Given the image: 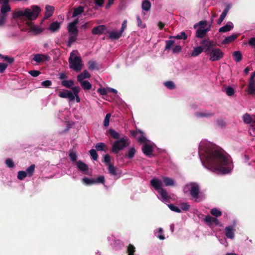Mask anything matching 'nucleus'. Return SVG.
Listing matches in <instances>:
<instances>
[{"label":"nucleus","instance_id":"79ce46f5","mask_svg":"<svg viewBox=\"0 0 255 255\" xmlns=\"http://www.w3.org/2000/svg\"><path fill=\"white\" fill-rule=\"evenodd\" d=\"M61 84L62 85V86H63L66 88H70L73 85L74 82L72 80H64L61 82Z\"/></svg>","mask_w":255,"mask_h":255},{"label":"nucleus","instance_id":"a19ab883","mask_svg":"<svg viewBox=\"0 0 255 255\" xmlns=\"http://www.w3.org/2000/svg\"><path fill=\"white\" fill-rule=\"evenodd\" d=\"M0 58H1L2 59H4L9 64L12 63L14 61L13 57L6 55H3L1 54H0Z\"/></svg>","mask_w":255,"mask_h":255},{"label":"nucleus","instance_id":"cd10ccee","mask_svg":"<svg viewBox=\"0 0 255 255\" xmlns=\"http://www.w3.org/2000/svg\"><path fill=\"white\" fill-rule=\"evenodd\" d=\"M77 165L79 170L82 172H86L88 170L87 165L80 160L77 162Z\"/></svg>","mask_w":255,"mask_h":255},{"label":"nucleus","instance_id":"6e6552de","mask_svg":"<svg viewBox=\"0 0 255 255\" xmlns=\"http://www.w3.org/2000/svg\"><path fill=\"white\" fill-rule=\"evenodd\" d=\"M50 59V57L49 55L42 54H36L33 58V60L37 63L47 61Z\"/></svg>","mask_w":255,"mask_h":255},{"label":"nucleus","instance_id":"393cba45","mask_svg":"<svg viewBox=\"0 0 255 255\" xmlns=\"http://www.w3.org/2000/svg\"><path fill=\"white\" fill-rule=\"evenodd\" d=\"M96 150L97 151H103L106 152L108 150V146L103 142H98L95 145Z\"/></svg>","mask_w":255,"mask_h":255},{"label":"nucleus","instance_id":"0e129e2a","mask_svg":"<svg viewBox=\"0 0 255 255\" xmlns=\"http://www.w3.org/2000/svg\"><path fill=\"white\" fill-rule=\"evenodd\" d=\"M158 232L159 235L157 236V237L161 240H163L165 239V237L163 234V230L162 228H159L158 229Z\"/></svg>","mask_w":255,"mask_h":255},{"label":"nucleus","instance_id":"dca6fc26","mask_svg":"<svg viewBox=\"0 0 255 255\" xmlns=\"http://www.w3.org/2000/svg\"><path fill=\"white\" fill-rule=\"evenodd\" d=\"M225 235L229 239H233L234 238L235 230L233 226H228L225 229Z\"/></svg>","mask_w":255,"mask_h":255},{"label":"nucleus","instance_id":"bf43d9fd","mask_svg":"<svg viewBox=\"0 0 255 255\" xmlns=\"http://www.w3.org/2000/svg\"><path fill=\"white\" fill-rule=\"evenodd\" d=\"M181 209L184 211H187L189 210L190 205L186 203H182L180 204Z\"/></svg>","mask_w":255,"mask_h":255},{"label":"nucleus","instance_id":"2eb2a0df","mask_svg":"<svg viewBox=\"0 0 255 255\" xmlns=\"http://www.w3.org/2000/svg\"><path fill=\"white\" fill-rule=\"evenodd\" d=\"M78 32L69 33V38L67 43V45L68 47H71L72 43H73L76 40L78 36Z\"/></svg>","mask_w":255,"mask_h":255},{"label":"nucleus","instance_id":"774afa93","mask_svg":"<svg viewBox=\"0 0 255 255\" xmlns=\"http://www.w3.org/2000/svg\"><path fill=\"white\" fill-rule=\"evenodd\" d=\"M251 128L250 130H252L255 134V115H253V122L251 125Z\"/></svg>","mask_w":255,"mask_h":255},{"label":"nucleus","instance_id":"603ef678","mask_svg":"<svg viewBox=\"0 0 255 255\" xmlns=\"http://www.w3.org/2000/svg\"><path fill=\"white\" fill-rule=\"evenodd\" d=\"M173 37L178 39H186L187 38V35L184 31H182L179 34H178Z\"/></svg>","mask_w":255,"mask_h":255},{"label":"nucleus","instance_id":"473e14b6","mask_svg":"<svg viewBox=\"0 0 255 255\" xmlns=\"http://www.w3.org/2000/svg\"><path fill=\"white\" fill-rule=\"evenodd\" d=\"M109 133L115 139H120V133L112 128L109 129Z\"/></svg>","mask_w":255,"mask_h":255},{"label":"nucleus","instance_id":"2f4dec72","mask_svg":"<svg viewBox=\"0 0 255 255\" xmlns=\"http://www.w3.org/2000/svg\"><path fill=\"white\" fill-rule=\"evenodd\" d=\"M84 7L82 6H79L77 7L74 8L72 15L73 17H76L81 14L84 12Z\"/></svg>","mask_w":255,"mask_h":255},{"label":"nucleus","instance_id":"338daca9","mask_svg":"<svg viewBox=\"0 0 255 255\" xmlns=\"http://www.w3.org/2000/svg\"><path fill=\"white\" fill-rule=\"evenodd\" d=\"M51 81L49 80L44 81L41 83V85L45 88H48L50 87L51 85Z\"/></svg>","mask_w":255,"mask_h":255},{"label":"nucleus","instance_id":"a211bd4d","mask_svg":"<svg viewBox=\"0 0 255 255\" xmlns=\"http://www.w3.org/2000/svg\"><path fill=\"white\" fill-rule=\"evenodd\" d=\"M205 47L201 46L195 47L193 48L191 52V55L193 57H196L199 55L203 51H204Z\"/></svg>","mask_w":255,"mask_h":255},{"label":"nucleus","instance_id":"4468645a","mask_svg":"<svg viewBox=\"0 0 255 255\" xmlns=\"http://www.w3.org/2000/svg\"><path fill=\"white\" fill-rule=\"evenodd\" d=\"M151 186L156 190L158 191L161 189L162 186V182L161 180L156 178H154L150 181Z\"/></svg>","mask_w":255,"mask_h":255},{"label":"nucleus","instance_id":"680f3d73","mask_svg":"<svg viewBox=\"0 0 255 255\" xmlns=\"http://www.w3.org/2000/svg\"><path fill=\"white\" fill-rule=\"evenodd\" d=\"M174 43V41L172 40H168L166 41L165 50L169 49Z\"/></svg>","mask_w":255,"mask_h":255},{"label":"nucleus","instance_id":"b1692460","mask_svg":"<svg viewBox=\"0 0 255 255\" xmlns=\"http://www.w3.org/2000/svg\"><path fill=\"white\" fill-rule=\"evenodd\" d=\"M237 37V34H233L231 35L225 37V38L223 40L222 43L224 44H226L231 43L232 42L234 41Z\"/></svg>","mask_w":255,"mask_h":255},{"label":"nucleus","instance_id":"864d4df0","mask_svg":"<svg viewBox=\"0 0 255 255\" xmlns=\"http://www.w3.org/2000/svg\"><path fill=\"white\" fill-rule=\"evenodd\" d=\"M27 176V173L24 171H19L18 172L17 178L20 180L24 179Z\"/></svg>","mask_w":255,"mask_h":255},{"label":"nucleus","instance_id":"4be33fe9","mask_svg":"<svg viewBox=\"0 0 255 255\" xmlns=\"http://www.w3.org/2000/svg\"><path fill=\"white\" fill-rule=\"evenodd\" d=\"M9 0H3V4L1 7V12L3 14L8 11H10L11 10L10 6L8 4Z\"/></svg>","mask_w":255,"mask_h":255},{"label":"nucleus","instance_id":"58836bf2","mask_svg":"<svg viewBox=\"0 0 255 255\" xmlns=\"http://www.w3.org/2000/svg\"><path fill=\"white\" fill-rule=\"evenodd\" d=\"M35 166L34 164H31L29 167H28L26 169V173L28 175V176L31 177L34 172Z\"/></svg>","mask_w":255,"mask_h":255},{"label":"nucleus","instance_id":"f03ea898","mask_svg":"<svg viewBox=\"0 0 255 255\" xmlns=\"http://www.w3.org/2000/svg\"><path fill=\"white\" fill-rule=\"evenodd\" d=\"M40 11V7L37 5H32L29 8L13 11L12 17L13 19L24 17L28 20H33L38 17Z\"/></svg>","mask_w":255,"mask_h":255},{"label":"nucleus","instance_id":"1a4fd4ad","mask_svg":"<svg viewBox=\"0 0 255 255\" xmlns=\"http://www.w3.org/2000/svg\"><path fill=\"white\" fill-rule=\"evenodd\" d=\"M108 170L109 171V173L113 176H116V177H119L120 176L121 174L120 170L119 168L115 167L113 164L109 165V166H108Z\"/></svg>","mask_w":255,"mask_h":255},{"label":"nucleus","instance_id":"5fc2aeb1","mask_svg":"<svg viewBox=\"0 0 255 255\" xmlns=\"http://www.w3.org/2000/svg\"><path fill=\"white\" fill-rule=\"evenodd\" d=\"M225 91L228 96H233L235 92L234 88L232 87L225 88Z\"/></svg>","mask_w":255,"mask_h":255},{"label":"nucleus","instance_id":"c85d7f7f","mask_svg":"<svg viewBox=\"0 0 255 255\" xmlns=\"http://www.w3.org/2000/svg\"><path fill=\"white\" fill-rule=\"evenodd\" d=\"M162 180L164 183V185L166 186H172L175 185V182L174 180L169 177H163Z\"/></svg>","mask_w":255,"mask_h":255},{"label":"nucleus","instance_id":"8fccbe9b","mask_svg":"<svg viewBox=\"0 0 255 255\" xmlns=\"http://www.w3.org/2000/svg\"><path fill=\"white\" fill-rule=\"evenodd\" d=\"M89 152L93 160H96L98 159V155L97 153L96 150L92 149L89 151Z\"/></svg>","mask_w":255,"mask_h":255},{"label":"nucleus","instance_id":"c9c22d12","mask_svg":"<svg viewBox=\"0 0 255 255\" xmlns=\"http://www.w3.org/2000/svg\"><path fill=\"white\" fill-rule=\"evenodd\" d=\"M81 83V85L82 87L84 90H90L92 88V85L91 83L87 81H83L82 82H80Z\"/></svg>","mask_w":255,"mask_h":255},{"label":"nucleus","instance_id":"bb28decb","mask_svg":"<svg viewBox=\"0 0 255 255\" xmlns=\"http://www.w3.org/2000/svg\"><path fill=\"white\" fill-rule=\"evenodd\" d=\"M232 55L234 60L237 63L240 62L243 58L242 54L240 51H234Z\"/></svg>","mask_w":255,"mask_h":255},{"label":"nucleus","instance_id":"49530a36","mask_svg":"<svg viewBox=\"0 0 255 255\" xmlns=\"http://www.w3.org/2000/svg\"><path fill=\"white\" fill-rule=\"evenodd\" d=\"M210 213L213 216L216 217H218L222 215V212L217 208H213L211 209Z\"/></svg>","mask_w":255,"mask_h":255},{"label":"nucleus","instance_id":"72a5a7b5","mask_svg":"<svg viewBox=\"0 0 255 255\" xmlns=\"http://www.w3.org/2000/svg\"><path fill=\"white\" fill-rule=\"evenodd\" d=\"M243 119L245 123L247 124H252L253 122V116L251 117L249 114L246 113L244 115Z\"/></svg>","mask_w":255,"mask_h":255},{"label":"nucleus","instance_id":"39448f33","mask_svg":"<svg viewBox=\"0 0 255 255\" xmlns=\"http://www.w3.org/2000/svg\"><path fill=\"white\" fill-rule=\"evenodd\" d=\"M129 142L127 137L121 138L120 139L116 140L112 144L111 151L114 153H118L120 150H123L125 147L128 146Z\"/></svg>","mask_w":255,"mask_h":255},{"label":"nucleus","instance_id":"423d86ee","mask_svg":"<svg viewBox=\"0 0 255 255\" xmlns=\"http://www.w3.org/2000/svg\"><path fill=\"white\" fill-rule=\"evenodd\" d=\"M199 26L196 31V36L199 38L203 37L206 33L210 30L211 24H208L206 21H201L194 25V28Z\"/></svg>","mask_w":255,"mask_h":255},{"label":"nucleus","instance_id":"7ed1b4c3","mask_svg":"<svg viewBox=\"0 0 255 255\" xmlns=\"http://www.w3.org/2000/svg\"><path fill=\"white\" fill-rule=\"evenodd\" d=\"M205 47L204 52L209 56L211 61H216L222 59L224 56V53L219 48H214L213 41L207 39L202 40L200 43Z\"/></svg>","mask_w":255,"mask_h":255},{"label":"nucleus","instance_id":"69168bd1","mask_svg":"<svg viewBox=\"0 0 255 255\" xmlns=\"http://www.w3.org/2000/svg\"><path fill=\"white\" fill-rule=\"evenodd\" d=\"M88 67L90 70H94L96 68V64L93 61H90L88 62Z\"/></svg>","mask_w":255,"mask_h":255},{"label":"nucleus","instance_id":"f257e3e1","mask_svg":"<svg viewBox=\"0 0 255 255\" xmlns=\"http://www.w3.org/2000/svg\"><path fill=\"white\" fill-rule=\"evenodd\" d=\"M220 147L213 146L207 150L204 155V160L202 162L208 166L216 170H222L224 173H228L232 169V162L229 155Z\"/></svg>","mask_w":255,"mask_h":255},{"label":"nucleus","instance_id":"37998d69","mask_svg":"<svg viewBox=\"0 0 255 255\" xmlns=\"http://www.w3.org/2000/svg\"><path fill=\"white\" fill-rule=\"evenodd\" d=\"M82 182L86 185H91L95 184V179L88 178L87 177H84L82 179Z\"/></svg>","mask_w":255,"mask_h":255},{"label":"nucleus","instance_id":"f8f14e48","mask_svg":"<svg viewBox=\"0 0 255 255\" xmlns=\"http://www.w3.org/2000/svg\"><path fill=\"white\" fill-rule=\"evenodd\" d=\"M204 221L209 226L212 224L218 225L220 224L219 220L217 218L213 217L210 215L206 216L204 219Z\"/></svg>","mask_w":255,"mask_h":255},{"label":"nucleus","instance_id":"412c9836","mask_svg":"<svg viewBox=\"0 0 255 255\" xmlns=\"http://www.w3.org/2000/svg\"><path fill=\"white\" fill-rule=\"evenodd\" d=\"M27 24L30 27V30L34 32L35 34H38L42 31L41 28L34 25L31 22H27Z\"/></svg>","mask_w":255,"mask_h":255},{"label":"nucleus","instance_id":"6e6d98bb","mask_svg":"<svg viewBox=\"0 0 255 255\" xmlns=\"http://www.w3.org/2000/svg\"><path fill=\"white\" fill-rule=\"evenodd\" d=\"M169 209L172 210V211L177 212V213H180L181 210L177 206H174L173 204H170L168 205Z\"/></svg>","mask_w":255,"mask_h":255},{"label":"nucleus","instance_id":"f3484780","mask_svg":"<svg viewBox=\"0 0 255 255\" xmlns=\"http://www.w3.org/2000/svg\"><path fill=\"white\" fill-rule=\"evenodd\" d=\"M54 7L49 5L45 6V13L44 14V18L46 19L51 16L54 11Z\"/></svg>","mask_w":255,"mask_h":255},{"label":"nucleus","instance_id":"6ab92c4d","mask_svg":"<svg viewBox=\"0 0 255 255\" xmlns=\"http://www.w3.org/2000/svg\"><path fill=\"white\" fill-rule=\"evenodd\" d=\"M233 27V23L231 21H228L226 25L219 28V31L220 32H226L230 31Z\"/></svg>","mask_w":255,"mask_h":255},{"label":"nucleus","instance_id":"9d476101","mask_svg":"<svg viewBox=\"0 0 255 255\" xmlns=\"http://www.w3.org/2000/svg\"><path fill=\"white\" fill-rule=\"evenodd\" d=\"M107 30V27L104 25H100L96 27H95L92 30V33L93 34H102L104 33V32Z\"/></svg>","mask_w":255,"mask_h":255},{"label":"nucleus","instance_id":"052dcab7","mask_svg":"<svg viewBox=\"0 0 255 255\" xmlns=\"http://www.w3.org/2000/svg\"><path fill=\"white\" fill-rule=\"evenodd\" d=\"M111 117V114H107L105 118L104 121V125L105 127H108L109 125V121H110V118Z\"/></svg>","mask_w":255,"mask_h":255},{"label":"nucleus","instance_id":"0eeeda50","mask_svg":"<svg viewBox=\"0 0 255 255\" xmlns=\"http://www.w3.org/2000/svg\"><path fill=\"white\" fill-rule=\"evenodd\" d=\"M141 149L143 154L146 156L150 157L153 155V147L151 145L144 143L142 145Z\"/></svg>","mask_w":255,"mask_h":255},{"label":"nucleus","instance_id":"a878e982","mask_svg":"<svg viewBox=\"0 0 255 255\" xmlns=\"http://www.w3.org/2000/svg\"><path fill=\"white\" fill-rule=\"evenodd\" d=\"M136 150L134 147H130L128 151L125 153V157L128 159L132 158L135 154Z\"/></svg>","mask_w":255,"mask_h":255},{"label":"nucleus","instance_id":"4d7b16f0","mask_svg":"<svg viewBox=\"0 0 255 255\" xmlns=\"http://www.w3.org/2000/svg\"><path fill=\"white\" fill-rule=\"evenodd\" d=\"M136 19L137 22V25L140 28H144L145 27V24L142 23L141 18L139 15L136 16Z\"/></svg>","mask_w":255,"mask_h":255},{"label":"nucleus","instance_id":"ddd939ff","mask_svg":"<svg viewBox=\"0 0 255 255\" xmlns=\"http://www.w3.org/2000/svg\"><path fill=\"white\" fill-rule=\"evenodd\" d=\"M98 92L101 95H105L110 93L111 92H113L114 94H117L118 93V91L113 88H100L98 90Z\"/></svg>","mask_w":255,"mask_h":255},{"label":"nucleus","instance_id":"c03bdc74","mask_svg":"<svg viewBox=\"0 0 255 255\" xmlns=\"http://www.w3.org/2000/svg\"><path fill=\"white\" fill-rule=\"evenodd\" d=\"M135 252V248L133 245L131 244H129L127 249V253H128V255H134V254Z\"/></svg>","mask_w":255,"mask_h":255},{"label":"nucleus","instance_id":"a18cd8bd","mask_svg":"<svg viewBox=\"0 0 255 255\" xmlns=\"http://www.w3.org/2000/svg\"><path fill=\"white\" fill-rule=\"evenodd\" d=\"M231 8V6L230 5L228 4L226 5L225 9L223 11L222 13L221 14L220 17L223 19V20L226 17L227 13H228L230 9Z\"/></svg>","mask_w":255,"mask_h":255},{"label":"nucleus","instance_id":"e433bc0d","mask_svg":"<svg viewBox=\"0 0 255 255\" xmlns=\"http://www.w3.org/2000/svg\"><path fill=\"white\" fill-rule=\"evenodd\" d=\"M158 192L160 194V196L164 200H166L169 198V197L168 195L166 190L164 189L163 188H161L158 190Z\"/></svg>","mask_w":255,"mask_h":255},{"label":"nucleus","instance_id":"4c0bfd02","mask_svg":"<svg viewBox=\"0 0 255 255\" xmlns=\"http://www.w3.org/2000/svg\"><path fill=\"white\" fill-rule=\"evenodd\" d=\"M214 115V114L211 113H206V112H199V113H196V116L197 117H206V118H209Z\"/></svg>","mask_w":255,"mask_h":255},{"label":"nucleus","instance_id":"ea45409f","mask_svg":"<svg viewBox=\"0 0 255 255\" xmlns=\"http://www.w3.org/2000/svg\"><path fill=\"white\" fill-rule=\"evenodd\" d=\"M67 29H68V33H71V32H73V33L78 32V33L77 27L76 26H75L74 24L69 23V24L68 25V26H67Z\"/></svg>","mask_w":255,"mask_h":255},{"label":"nucleus","instance_id":"c756f323","mask_svg":"<svg viewBox=\"0 0 255 255\" xmlns=\"http://www.w3.org/2000/svg\"><path fill=\"white\" fill-rule=\"evenodd\" d=\"M122 33L121 31H112L109 34V38L112 39H118L122 36Z\"/></svg>","mask_w":255,"mask_h":255},{"label":"nucleus","instance_id":"9b49d317","mask_svg":"<svg viewBox=\"0 0 255 255\" xmlns=\"http://www.w3.org/2000/svg\"><path fill=\"white\" fill-rule=\"evenodd\" d=\"M199 185L197 184H194L191 187L190 194L193 198L197 199L199 198Z\"/></svg>","mask_w":255,"mask_h":255},{"label":"nucleus","instance_id":"3c124183","mask_svg":"<svg viewBox=\"0 0 255 255\" xmlns=\"http://www.w3.org/2000/svg\"><path fill=\"white\" fill-rule=\"evenodd\" d=\"M164 86L169 89H173L175 88V84L172 81H167L164 83Z\"/></svg>","mask_w":255,"mask_h":255},{"label":"nucleus","instance_id":"13d9d810","mask_svg":"<svg viewBox=\"0 0 255 255\" xmlns=\"http://www.w3.org/2000/svg\"><path fill=\"white\" fill-rule=\"evenodd\" d=\"M5 162L6 166L9 168H12L14 166V164L13 160L10 158H7L5 160Z\"/></svg>","mask_w":255,"mask_h":255},{"label":"nucleus","instance_id":"09e8293b","mask_svg":"<svg viewBox=\"0 0 255 255\" xmlns=\"http://www.w3.org/2000/svg\"><path fill=\"white\" fill-rule=\"evenodd\" d=\"M111 156L108 154H106L104 157L103 162L105 163L108 166L110 164H112L111 162Z\"/></svg>","mask_w":255,"mask_h":255},{"label":"nucleus","instance_id":"f704fd0d","mask_svg":"<svg viewBox=\"0 0 255 255\" xmlns=\"http://www.w3.org/2000/svg\"><path fill=\"white\" fill-rule=\"evenodd\" d=\"M141 6L143 10L148 11L150 10L151 7L150 2L147 0H144L142 2Z\"/></svg>","mask_w":255,"mask_h":255},{"label":"nucleus","instance_id":"e2e57ef3","mask_svg":"<svg viewBox=\"0 0 255 255\" xmlns=\"http://www.w3.org/2000/svg\"><path fill=\"white\" fill-rule=\"evenodd\" d=\"M7 66V64L0 62V73H3L6 69Z\"/></svg>","mask_w":255,"mask_h":255},{"label":"nucleus","instance_id":"aec40b11","mask_svg":"<svg viewBox=\"0 0 255 255\" xmlns=\"http://www.w3.org/2000/svg\"><path fill=\"white\" fill-rule=\"evenodd\" d=\"M61 26V23L58 21H54L51 23L48 28V29L52 32H54L55 31H58Z\"/></svg>","mask_w":255,"mask_h":255},{"label":"nucleus","instance_id":"20e7f679","mask_svg":"<svg viewBox=\"0 0 255 255\" xmlns=\"http://www.w3.org/2000/svg\"><path fill=\"white\" fill-rule=\"evenodd\" d=\"M78 54L77 51H73L71 52L69 58L70 68L77 72L80 71L83 66L81 58L80 56H78Z\"/></svg>","mask_w":255,"mask_h":255},{"label":"nucleus","instance_id":"7c9ffc66","mask_svg":"<svg viewBox=\"0 0 255 255\" xmlns=\"http://www.w3.org/2000/svg\"><path fill=\"white\" fill-rule=\"evenodd\" d=\"M248 92L250 94H255V81L249 80Z\"/></svg>","mask_w":255,"mask_h":255},{"label":"nucleus","instance_id":"de8ad7c7","mask_svg":"<svg viewBox=\"0 0 255 255\" xmlns=\"http://www.w3.org/2000/svg\"><path fill=\"white\" fill-rule=\"evenodd\" d=\"M63 98H67L68 101L70 104L74 103L75 101L77 103L80 101V97H63Z\"/></svg>","mask_w":255,"mask_h":255},{"label":"nucleus","instance_id":"5701e85b","mask_svg":"<svg viewBox=\"0 0 255 255\" xmlns=\"http://www.w3.org/2000/svg\"><path fill=\"white\" fill-rule=\"evenodd\" d=\"M91 77V75L87 70L83 71L80 74L77 76V80L79 82H82L84 79L86 78H89Z\"/></svg>","mask_w":255,"mask_h":255}]
</instances>
